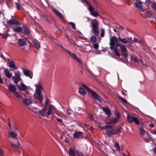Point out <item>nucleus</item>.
<instances>
[{
  "instance_id": "f257e3e1",
  "label": "nucleus",
  "mask_w": 156,
  "mask_h": 156,
  "mask_svg": "<svg viewBox=\"0 0 156 156\" xmlns=\"http://www.w3.org/2000/svg\"><path fill=\"white\" fill-rule=\"evenodd\" d=\"M110 49L113 51L115 55L118 56H119L120 54L119 53L118 50V44H115V42L117 41V38L115 36H113L110 39Z\"/></svg>"
},
{
  "instance_id": "f03ea898",
  "label": "nucleus",
  "mask_w": 156,
  "mask_h": 156,
  "mask_svg": "<svg viewBox=\"0 0 156 156\" xmlns=\"http://www.w3.org/2000/svg\"><path fill=\"white\" fill-rule=\"evenodd\" d=\"M35 86L36 88L34 94V97L38 100L39 102L41 103L43 99L41 95V93L43 89L42 84L40 82H39L37 84H35Z\"/></svg>"
},
{
  "instance_id": "7ed1b4c3",
  "label": "nucleus",
  "mask_w": 156,
  "mask_h": 156,
  "mask_svg": "<svg viewBox=\"0 0 156 156\" xmlns=\"http://www.w3.org/2000/svg\"><path fill=\"white\" fill-rule=\"evenodd\" d=\"M87 19L90 20L91 21L93 32L95 35L98 36L99 34V23L96 19L91 20L90 18H87Z\"/></svg>"
},
{
  "instance_id": "20e7f679",
  "label": "nucleus",
  "mask_w": 156,
  "mask_h": 156,
  "mask_svg": "<svg viewBox=\"0 0 156 156\" xmlns=\"http://www.w3.org/2000/svg\"><path fill=\"white\" fill-rule=\"evenodd\" d=\"M82 86L85 88L89 93H90L95 99L100 102H102V100L101 98L95 91L89 88L88 87L84 84H82Z\"/></svg>"
},
{
  "instance_id": "39448f33",
  "label": "nucleus",
  "mask_w": 156,
  "mask_h": 156,
  "mask_svg": "<svg viewBox=\"0 0 156 156\" xmlns=\"http://www.w3.org/2000/svg\"><path fill=\"white\" fill-rule=\"evenodd\" d=\"M9 137H11L12 139H15L16 142L17 143L16 144H14L12 142H10V143L12 147H18L20 146V144L18 140H17V133L16 132L12 131L10 132L9 133Z\"/></svg>"
},
{
  "instance_id": "423d86ee",
  "label": "nucleus",
  "mask_w": 156,
  "mask_h": 156,
  "mask_svg": "<svg viewBox=\"0 0 156 156\" xmlns=\"http://www.w3.org/2000/svg\"><path fill=\"white\" fill-rule=\"evenodd\" d=\"M127 120L130 123L134 122L136 124L142 125V123L141 121H140L137 118L134 116L128 115L127 117Z\"/></svg>"
},
{
  "instance_id": "0eeeda50",
  "label": "nucleus",
  "mask_w": 156,
  "mask_h": 156,
  "mask_svg": "<svg viewBox=\"0 0 156 156\" xmlns=\"http://www.w3.org/2000/svg\"><path fill=\"white\" fill-rule=\"evenodd\" d=\"M60 47L62 49L66 51L72 58L76 60L79 62L80 64H82V63L81 60L78 58L75 54L72 53L70 51L67 50L62 46H60Z\"/></svg>"
},
{
  "instance_id": "6e6552de",
  "label": "nucleus",
  "mask_w": 156,
  "mask_h": 156,
  "mask_svg": "<svg viewBox=\"0 0 156 156\" xmlns=\"http://www.w3.org/2000/svg\"><path fill=\"white\" fill-rule=\"evenodd\" d=\"M88 6V10L90 12V14L92 16L97 17L100 15L97 12L94 11V8L90 4Z\"/></svg>"
},
{
  "instance_id": "1a4fd4ad",
  "label": "nucleus",
  "mask_w": 156,
  "mask_h": 156,
  "mask_svg": "<svg viewBox=\"0 0 156 156\" xmlns=\"http://www.w3.org/2000/svg\"><path fill=\"white\" fill-rule=\"evenodd\" d=\"M15 76L13 77L12 78L14 83L18 84V82L21 79L20 77V73L19 71H17L14 73Z\"/></svg>"
},
{
  "instance_id": "9d476101",
  "label": "nucleus",
  "mask_w": 156,
  "mask_h": 156,
  "mask_svg": "<svg viewBox=\"0 0 156 156\" xmlns=\"http://www.w3.org/2000/svg\"><path fill=\"white\" fill-rule=\"evenodd\" d=\"M118 46L120 47L121 49V53L125 57L128 56V54L127 51L126 46L123 44H119Z\"/></svg>"
},
{
  "instance_id": "9b49d317",
  "label": "nucleus",
  "mask_w": 156,
  "mask_h": 156,
  "mask_svg": "<svg viewBox=\"0 0 156 156\" xmlns=\"http://www.w3.org/2000/svg\"><path fill=\"white\" fill-rule=\"evenodd\" d=\"M23 103L26 106H28L32 103V101L31 98H26L22 100Z\"/></svg>"
},
{
  "instance_id": "f8f14e48",
  "label": "nucleus",
  "mask_w": 156,
  "mask_h": 156,
  "mask_svg": "<svg viewBox=\"0 0 156 156\" xmlns=\"http://www.w3.org/2000/svg\"><path fill=\"white\" fill-rule=\"evenodd\" d=\"M23 71L25 75L30 77L31 79L32 78L33 75L31 71L25 69H23Z\"/></svg>"
},
{
  "instance_id": "ddd939ff",
  "label": "nucleus",
  "mask_w": 156,
  "mask_h": 156,
  "mask_svg": "<svg viewBox=\"0 0 156 156\" xmlns=\"http://www.w3.org/2000/svg\"><path fill=\"white\" fill-rule=\"evenodd\" d=\"M17 86L20 90H25L28 89L27 86L22 83L20 84H17Z\"/></svg>"
},
{
  "instance_id": "4468645a",
  "label": "nucleus",
  "mask_w": 156,
  "mask_h": 156,
  "mask_svg": "<svg viewBox=\"0 0 156 156\" xmlns=\"http://www.w3.org/2000/svg\"><path fill=\"white\" fill-rule=\"evenodd\" d=\"M56 108L52 105H48V109L47 111V114L49 116L50 115L52 111H56Z\"/></svg>"
},
{
  "instance_id": "2eb2a0df",
  "label": "nucleus",
  "mask_w": 156,
  "mask_h": 156,
  "mask_svg": "<svg viewBox=\"0 0 156 156\" xmlns=\"http://www.w3.org/2000/svg\"><path fill=\"white\" fill-rule=\"evenodd\" d=\"M113 127V126H110V127L108 128L106 130V134L109 136L114 135V134H113L114 133V129L112 128Z\"/></svg>"
},
{
  "instance_id": "dca6fc26",
  "label": "nucleus",
  "mask_w": 156,
  "mask_h": 156,
  "mask_svg": "<svg viewBox=\"0 0 156 156\" xmlns=\"http://www.w3.org/2000/svg\"><path fill=\"white\" fill-rule=\"evenodd\" d=\"M83 134V133L81 131H76L74 134L73 137L76 139L80 138L82 137Z\"/></svg>"
},
{
  "instance_id": "f3484780",
  "label": "nucleus",
  "mask_w": 156,
  "mask_h": 156,
  "mask_svg": "<svg viewBox=\"0 0 156 156\" xmlns=\"http://www.w3.org/2000/svg\"><path fill=\"white\" fill-rule=\"evenodd\" d=\"M7 86L9 88L8 90L10 91L13 93L16 91V87L15 85L9 84L7 85Z\"/></svg>"
},
{
  "instance_id": "a211bd4d",
  "label": "nucleus",
  "mask_w": 156,
  "mask_h": 156,
  "mask_svg": "<svg viewBox=\"0 0 156 156\" xmlns=\"http://www.w3.org/2000/svg\"><path fill=\"white\" fill-rule=\"evenodd\" d=\"M7 23L9 24L17 25L19 23V22L17 20L12 19L8 21Z\"/></svg>"
},
{
  "instance_id": "6ab92c4d",
  "label": "nucleus",
  "mask_w": 156,
  "mask_h": 156,
  "mask_svg": "<svg viewBox=\"0 0 156 156\" xmlns=\"http://www.w3.org/2000/svg\"><path fill=\"white\" fill-rule=\"evenodd\" d=\"M19 45L20 46H24L26 44V42L25 40L23 39H19L18 41Z\"/></svg>"
},
{
  "instance_id": "aec40b11",
  "label": "nucleus",
  "mask_w": 156,
  "mask_h": 156,
  "mask_svg": "<svg viewBox=\"0 0 156 156\" xmlns=\"http://www.w3.org/2000/svg\"><path fill=\"white\" fill-rule=\"evenodd\" d=\"M139 131L140 136L142 138L144 137L145 135H147L148 134L147 132L142 128H139Z\"/></svg>"
},
{
  "instance_id": "412c9836",
  "label": "nucleus",
  "mask_w": 156,
  "mask_h": 156,
  "mask_svg": "<svg viewBox=\"0 0 156 156\" xmlns=\"http://www.w3.org/2000/svg\"><path fill=\"white\" fill-rule=\"evenodd\" d=\"M91 46L88 45H87L84 46V48L82 50V51L83 52H88L91 50Z\"/></svg>"
},
{
  "instance_id": "4be33fe9",
  "label": "nucleus",
  "mask_w": 156,
  "mask_h": 156,
  "mask_svg": "<svg viewBox=\"0 0 156 156\" xmlns=\"http://www.w3.org/2000/svg\"><path fill=\"white\" fill-rule=\"evenodd\" d=\"M53 10L54 11L56 15L59 17L60 18H63L64 16L59 11L55 9L54 8L53 9Z\"/></svg>"
},
{
  "instance_id": "5701e85b",
  "label": "nucleus",
  "mask_w": 156,
  "mask_h": 156,
  "mask_svg": "<svg viewBox=\"0 0 156 156\" xmlns=\"http://www.w3.org/2000/svg\"><path fill=\"white\" fill-rule=\"evenodd\" d=\"M33 45L34 47L37 49H39L40 48V43L36 41H33Z\"/></svg>"
},
{
  "instance_id": "b1692460",
  "label": "nucleus",
  "mask_w": 156,
  "mask_h": 156,
  "mask_svg": "<svg viewBox=\"0 0 156 156\" xmlns=\"http://www.w3.org/2000/svg\"><path fill=\"white\" fill-rule=\"evenodd\" d=\"M69 156H75V151L72 148H70L68 151Z\"/></svg>"
},
{
  "instance_id": "393cba45",
  "label": "nucleus",
  "mask_w": 156,
  "mask_h": 156,
  "mask_svg": "<svg viewBox=\"0 0 156 156\" xmlns=\"http://www.w3.org/2000/svg\"><path fill=\"white\" fill-rule=\"evenodd\" d=\"M46 108H44L41 110H40L38 113L41 116H45V114L47 113L46 112Z\"/></svg>"
},
{
  "instance_id": "a878e982",
  "label": "nucleus",
  "mask_w": 156,
  "mask_h": 156,
  "mask_svg": "<svg viewBox=\"0 0 156 156\" xmlns=\"http://www.w3.org/2000/svg\"><path fill=\"white\" fill-rule=\"evenodd\" d=\"M4 73L5 74V75L7 78H10L12 75V73H10L9 71L7 69H5L4 70Z\"/></svg>"
},
{
  "instance_id": "bb28decb",
  "label": "nucleus",
  "mask_w": 156,
  "mask_h": 156,
  "mask_svg": "<svg viewBox=\"0 0 156 156\" xmlns=\"http://www.w3.org/2000/svg\"><path fill=\"white\" fill-rule=\"evenodd\" d=\"M142 138L146 142H148L151 140V138L148 134L147 135L144 136V137H142Z\"/></svg>"
},
{
  "instance_id": "cd10ccee",
  "label": "nucleus",
  "mask_w": 156,
  "mask_h": 156,
  "mask_svg": "<svg viewBox=\"0 0 156 156\" xmlns=\"http://www.w3.org/2000/svg\"><path fill=\"white\" fill-rule=\"evenodd\" d=\"M134 5L136 7L139 9H141L142 7L141 2H135Z\"/></svg>"
},
{
  "instance_id": "c85d7f7f",
  "label": "nucleus",
  "mask_w": 156,
  "mask_h": 156,
  "mask_svg": "<svg viewBox=\"0 0 156 156\" xmlns=\"http://www.w3.org/2000/svg\"><path fill=\"white\" fill-rule=\"evenodd\" d=\"M79 93L83 96H85L86 94V92L82 88H80L79 89Z\"/></svg>"
},
{
  "instance_id": "c756f323",
  "label": "nucleus",
  "mask_w": 156,
  "mask_h": 156,
  "mask_svg": "<svg viewBox=\"0 0 156 156\" xmlns=\"http://www.w3.org/2000/svg\"><path fill=\"white\" fill-rule=\"evenodd\" d=\"M130 57L133 60L136 62H139V60L134 55L131 54Z\"/></svg>"
},
{
  "instance_id": "7c9ffc66",
  "label": "nucleus",
  "mask_w": 156,
  "mask_h": 156,
  "mask_svg": "<svg viewBox=\"0 0 156 156\" xmlns=\"http://www.w3.org/2000/svg\"><path fill=\"white\" fill-rule=\"evenodd\" d=\"M90 40L93 43H94L97 41V39L95 36H92L90 38Z\"/></svg>"
},
{
  "instance_id": "2f4dec72",
  "label": "nucleus",
  "mask_w": 156,
  "mask_h": 156,
  "mask_svg": "<svg viewBox=\"0 0 156 156\" xmlns=\"http://www.w3.org/2000/svg\"><path fill=\"white\" fill-rule=\"evenodd\" d=\"M103 110L107 115H110L111 114L109 108L103 107Z\"/></svg>"
},
{
  "instance_id": "473e14b6",
  "label": "nucleus",
  "mask_w": 156,
  "mask_h": 156,
  "mask_svg": "<svg viewBox=\"0 0 156 156\" xmlns=\"http://www.w3.org/2000/svg\"><path fill=\"white\" fill-rule=\"evenodd\" d=\"M118 38L119 40L123 44H127L128 43V41L126 38L122 39L120 37H119Z\"/></svg>"
},
{
  "instance_id": "72a5a7b5",
  "label": "nucleus",
  "mask_w": 156,
  "mask_h": 156,
  "mask_svg": "<svg viewBox=\"0 0 156 156\" xmlns=\"http://www.w3.org/2000/svg\"><path fill=\"white\" fill-rule=\"evenodd\" d=\"M22 30H23V33L26 34H29L30 32L27 27H22Z\"/></svg>"
},
{
  "instance_id": "f704fd0d",
  "label": "nucleus",
  "mask_w": 156,
  "mask_h": 156,
  "mask_svg": "<svg viewBox=\"0 0 156 156\" xmlns=\"http://www.w3.org/2000/svg\"><path fill=\"white\" fill-rule=\"evenodd\" d=\"M110 127L109 126H99L98 129H99L102 130H107L108 128Z\"/></svg>"
},
{
  "instance_id": "c9c22d12",
  "label": "nucleus",
  "mask_w": 156,
  "mask_h": 156,
  "mask_svg": "<svg viewBox=\"0 0 156 156\" xmlns=\"http://www.w3.org/2000/svg\"><path fill=\"white\" fill-rule=\"evenodd\" d=\"M121 129L122 128L121 127H119L116 130L114 129V133L113 134H114V135L118 134L120 132Z\"/></svg>"
},
{
  "instance_id": "e433bc0d",
  "label": "nucleus",
  "mask_w": 156,
  "mask_h": 156,
  "mask_svg": "<svg viewBox=\"0 0 156 156\" xmlns=\"http://www.w3.org/2000/svg\"><path fill=\"white\" fill-rule=\"evenodd\" d=\"M9 66L11 68H12L15 69H16L17 68L16 66L14 63L12 62H11L9 63Z\"/></svg>"
},
{
  "instance_id": "4c0bfd02",
  "label": "nucleus",
  "mask_w": 156,
  "mask_h": 156,
  "mask_svg": "<svg viewBox=\"0 0 156 156\" xmlns=\"http://www.w3.org/2000/svg\"><path fill=\"white\" fill-rule=\"evenodd\" d=\"M118 120L119 119L118 118H115L111 119L110 123L112 124H114L117 122Z\"/></svg>"
},
{
  "instance_id": "58836bf2",
  "label": "nucleus",
  "mask_w": 156,
  "mask_h": 156,
  "mask_svg": "<svg viewBox=\"0 0 156 156\" xmlns=\"http://www.w3.org/2000/svg\"><path fill=\"white\" fill-rule=\"evenodd\" d=\"M13 94H14L16 98L20 99H21L22 98V96L20 95L18 92L16 91Z\"/></svg>"
},
{
  "instance_id": "ea45409f",
  "label": "nucleus",
  "mask_w": 156,
  "mask_h": 156,
  "mask_svg": "<svg viewBox=\"0 0 156 156\" xmlns=\"http://www.w3.org/2000/svg\"><path fill=\"white\" fill-rule=\"evenodd\" d=\"M13 30L16 32H20L22 30V28L21 27H19L16 28L14 29Z\"/></svg>"
},
{
  "instance_id": "a19ab883",
  "label": "nucleus",
  "mask_w": 156,
  "mask_h": 156,
  "mask_svg": "<svg viewBox=\"0 0 156 156\" xmlns=\"http://www.w3.org/2000/svg\"><path fill=\"white\" fill-rule=\"evenodd\" d=\"M75 156H83V154L82 152L78 151H75Z\"/></svg>"
},
{
  "instance_id": "79ce46f5",
  "label": "nucleus",
  "mask_w": 156,
  "mask_h": 156,
  "mask_svg": "<svg viewBox=\"0 0 156 156\" xmlns=\"http://www.w3.org/2000/svg\"><path fill=\"white\" fill-rule=\"evenodd\" d=\"M73 111L70 109H67V114L68 115L72 114L73 113Z\"/></svg>"
},
{
  "instance_id": "37998d69",
  "label": "nucleus",
  "mask_w": 156,
  "mask_h": 156,
  "mask_svg": "<svg viewBox=\"0 0 156 156\" xmlns=\"http://www.w3.org/2000/svg\"><path fill=\"white\" fill-rule=\"evenodd\" d=\"M105 30L103 29H101V33L100 34L101 36V37H103L105 36Z\"/></svg>"
},
{
  "instance_id": "c03bdc74",
  "label": "nucleus",
  "mask_w": 156,
  "mask_h": 156,
  "mask_svg": "<svg viewBox=\"0 0 156 156\" xmlns=\"http://www.w3.org/2000/svg\"><path fill=\"white\" fill-rule=\"evenodd\" d=\"M88 118L89 119H90L91 120L93 121L94 120V117L93 116V115L91 114H89L88 115Z\"/></svg>"
},
{
  "instance_id": "a18cd8bd",
  "label": "nucleus",
  "mask_w": 156,
  "mask_h": 156,
  "mask_svg": "<svg viewBox=\"0 0 156 156\" xmlns=\"http://www.w3.org/2000/svg\"><path fill=\"white\" fill-rule=\"evenodd\" d=\"M69 24L71 25V26H72L73 29L75 30L76 29L75 24V23L70 22L69 23Z\"/></svg>"
},
{
  "instance_id": "49530a36",
  "label": "nucleus",
  "mask_w": 156,
  "mask_h": 156,
  "mask_svg": "<svg viewBox=\"0 0 156 156\" xmlns=\"http://www.w3.org/2000/svg\"><path fill=\"white\" fill-rule=\"evenodd\" d=\"M15 4L16 5V8L18 10L20 9H21V6L20 5L16 2L15 3Z\"/></svg>"
},
{
  "instance_id": "de8ad7c7",
  "label": "nucleus",
  "mask_w": 156,
  "mask_h": 156,
  "mask_svg": "<svg viewBox=\"0 0 156 156\" xmlns=\"http://www.w3.org/2000/svg\"><path fill=\"white\" fill-rule=\"evenodd\" d=\"M99 47V45L98 43H95L93 45V47L96 50H97Z\"/></svg>"
},
{
  "instance_id": "09e8293b",
  "label": "nucleus",
  "mask_w": 156,
  "mask_h": 156,
  "mask_svg": "<svg viewBox=\"0 0 156 156\" xmlns=\"http://www.w3.org/2000/svg\"><path fill=\"white\" fill-rule=\"evenodd\" d=\"M114 146L115 147L119 150H120V147L119 146V144L117 143H115L114 144Z\"/></svg>"
},
{
  "instance_id": "8fccbe9b",
  "label": "nucleus",
  "mask_w": 156,
  "mask_h": 156,
  "mask_svg": "<svg viewBox=\"0 0 156 156\" xmlns=\"http://www.w3.org/2000/svg\"><path fill=\"white\" fill-rule=\"evenodd\" d=\"M151 15V13L150 12L148 11L147 12L146 16L147 17V18H150Z\"/></svg>"
},
{
  "instance_id": "3c124183",
  "label": "nucleus",
  "mask_w": 156,
  "mask_h": 156,
  "mask_svg": "<svg viewBox=\"0 0 156 156\" xmlns=\"http://www.w3.org/2000/svg\"><path fill=\"white\" fill-rule=\"evenodd\" d=\"M144 4L147 6H148L150 4V2L149 0H146Z\"/></svg>"
},
{
  "instance_id": "603ef678",
  "label": "nucleus",
  "mask_w": 156,
  "mask_h": 156,
  "mask_svg": "<svg viewBox=\"0 0 156 156\" xmlns=\"http://www.w3.org/2000/svg\"><path fill=\"white\" fill-rule=\"evenodd\" d=\"M127 47L132 51L133 50V48L130 44H129L127 45Z\"/></svg>"
},
{
  "instance_id": "864d4df0",
  "label": "nucleus",
  "mask_w": 156,
  "mask_h": 156,
  "mask_svg": "<svg viewBox=\"0 0 156 156\" xmlns=\"http://www.w3.org/2000/svg\"><path fill=\"white\" fill-rule=\"evenodd\" d=\"M119 98L123 102H124L125 103H127V101L124 99L123 98L120 97H119Z\"/></svg>"
},
{
  "instance_id": "5fc2aeb1",
  "label": "nucleus",
  "mask_w": 156,
  "mask_h": 156,
  "mask_svg": "<svg viewBox=\"0 0 156 156\" xmlns=\"http://www.w3.org/2000/svg\"><path fill=\"white\" fill-rule=\"evenodd\" d=\"M133 41H134V42H136V43H139V41L136 38V37H134L133 38Z\"/></svg>"
},
{
  "instance_id": "6e6d98bb",
  "label": "nucleus",
  "mask_w": 156,
  "mask_h": 156,
  "mask_svg": "<svg viewBox=\"0 0 156 156\" xmlns=\"http://www.w3.org/2000/svg\"><path fill=\"white\" fill-rule=\"evenodd\" d=\"M75 44L76 45H77V44ZM77 45L78 46V47L79 48V49L81 51H82V49H83V48H84V46H80L79 45Z\"/></svg>"
},
{
  "instance_id": "4d7b16f0",
  "label": "nucleus",
  "mask_w": 156,
  "mask_h": 156,
  "mask_svg": "<svg viewBox=\"0 0 156 156\" xmlns=\"http://www.w3.org/2000/svg\"><path fill=\"white\" fill-rule=\"evenodd\" d=\"M115 115L117 117V118H118V119H119L120 118L119 113L118 112H117L115 114Z\"/></svg>"
},
{
  "instance_id": "13d9d810",
  "label": "nucleus",
  "mask_w": 156,
  "mask_h": 156,
  "mask_svg": "<svg viewBox=\"0 0 156 156\" xmlns=\"http://www.w3.org/2000/svg\"><path fill=\"white\" fill-rule=\"evenodd\" d=\"M2 36L3 38H6L8 37V36L6 34H3L2 35Z\"/></svg>"
},
{
  "instance_id": "bf43d9fd",
  "label": "nucleus",
  "mask_w": 156,
  "mask_h": 156,
  "mask_svg": "<svg viewBox=\"0 0 156 156\" xmlns=\"http://www.w3.org/2000/svg\"><path fill=\"white\" fill-rule=\"evenodd\" d=\"M57 121L59 122H62V120L60 118H58L57 119Z\"/></svg>"
},
{
  "instance_id": "052dcab7",
  "label": "nucleus",
  "mask_w": 156,
  "mask_h": 156,
  "mask_svg": "<svg viewBox=\"0 0 156 156\" xmlns=\"http://www.w3.org/2000/svg\"><path fill=\"white\" fill-rule=\"evenodd\" d=\"M82 2L85 3L87 5H88L90 4L86 1V0H81Z\"/></svg>"
},
{
  "instance_id": "680f3d73",
  "label": "nucleus",
  "mask_w": 156,
  "mask_h": 156,
  "mask_svg": "<svg viewBox=\"0 0 156 156\" xmlns=\"http://www.w3.org/2000/svg\"><path fill=\"white\" fill-rule=\"evenodd\" d=\"M3 156V153L2 151L1 150H0V156Z\"/></svg>"
},
{
  "instance_id": "e2e57ef3",
  "label": "nucleus",
  "mask_w": 156,
  "mask_h": 156,
  "mask_svg": "<svg viewBox=\"0 0 156 156\" xmlns=\"http://www.w3.org/2000/svg\"><path fill=\"white\" fill-rule=\"evenodd\" d=\"M151 133L152 134H153L156 135V131H151Z\"/></svg>"
},
{
  "instance_id": "0e129e2a",
  "label": "nucleus",
  "mask_w": 156,
  "mask_h": 156,
  "mask_svg": "<svg viewBox=\"0 0 156 156\" xmlns=\"http://www.w3.org/2000/svg\"><path fill=\"white\" fill-rule=\"evenodd\" d=\"M149 126L151 128H153L154 126V125L153 123H151L149 125Z\"/></svg>"
},
{
  "instance_id": "69168bd1",
  "label": "nucleus",
  "mask_w": 156,
  "mask_h": 156,
  "mask_svg": "<svg viewBox=\"0 0 156 156\" xmlns=\"http://www.w3.org/2000/svg\"><path fill=\"white\" fill-rule=\"evenodd\" d=\"M3 83V81L2 79L0 77V83Z\"/></svg>"
},
{
  "instance_id": "338daca9",
  "label": "nucleus",
  "mask_w": 156,
  "mask_h": 156,
  "mask_svg": "<svg viewBox=\"0 0 156 156\" xmlns=\"http://www.w3.org/2000/svg\"><path fill=\"white\" fill-rule=\"evenodd\" d=\"M94 109L95 110L97 111H98V108L96 107H94Z\"/></svg>"
},
{
  "instance_id": "774afa93",
  "label": "nucleus",
  "mask_w": 156,
  "mask_h": 156,
  "mask_svg": "<svg viewBox=\"0 0 156 156\" xmlns=\"http://www.w3.org/2000/svg\"><path fill=\"white\" fill-rule=\"evenodd\" d=\"M122 94L124 96H126V94L125 93H124V92H123V91H122Z\"/></svg>"
}]
</instances>
